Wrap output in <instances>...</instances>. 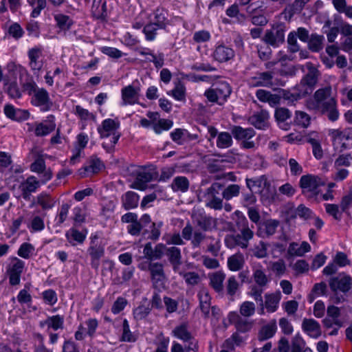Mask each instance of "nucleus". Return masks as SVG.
Masks as SVG:
<instances>
[{"mask_svg":"<svg viewBox=\"0 0 352 352\" xmlns=\"http://www.w3.org/2000/svg\"><path fill=\"white\" fill-rule=\"evenodd\" d=\"M239 311L241 316L250 318L255 314L256 305L253 302L246 300L240 305Z\"/></svg>","mask_w":352,"mask_h":352,"instance_id":"49","label":"nucleus"},{"mask_svg":"<svg viewBox=\"0 0 352 352\" xmlns=\"http://www.w3.org/2000/svg\"><path fill=\"white\" fill-rule=\"evenodd\" d=\"M239 288V283L234 276H230L226 282V292L230 296H234Z\"/></svg>","mask_w":352,"mask_h":352,"instance_id":"59","label":"nucleus"},{"mask_svg":"<svg viewBox=\"0 0 352 352\" xmlns=\"http://www.w3.org/2000/svg\"><path fill=\"white\" fill-rule=\"evenodd\" d=\"M228 320L230 323L234 325L238 331L241 333L250 331L254 324V320L241 316L236 311L230 312L228 315Z\"/></svg>","mask_w":352,"mask_h":352,"instance_id":"13","label":"nucleus"},{"mask_svg":"<svg viewBox=\"0 0 352 352\" xmlns=\"http://www.w3.org/2000/svg\"><path fill=\"white\" fill-rule=\"evenodd\" d=\"M310 0H294L285 8L281 15L286 21H290L295 14L301 12L305 5Z\"/></svg>","mask_w":352,"mask_h":352,"instance_id":"24","label":"nucleus"},{"mask_svg":"<svg viewBox=\"0 0 352 352\" xmlns=\"http://www.w3.org/2000/svg\"><path fill=\"white\" fill-rule=\"evenodd\" d=\"M154 22L153 23L157 25V28L160 29L166 28L168 23L167 19V12L162 8H157L154 13Z\"/></svg>","mask_w":352,"mask_h":352,"instance_id":"48","label":"nucleus"},{"mask_svg":"<svg viewBox=\"0 0 352 352\" xmlns=\"http://www.w3.org/2000/svg\"><path fill=\"white\" fill-rule=\"evenodd\" d=\"M294 123L302 128H307L311 123V117L306 112L296 111L295 113Z\"/></svg>","mask_w":352,"mask_h":352,"instance_id":"53","label":"nucleus"},{"mask_svg":"<svg viewBox=\"0 0 352 352\" xmlns=\"http://www.w3.org/2000/svg\"><path fill=\"white\" fill-rule=\"evenodd\" d=\"M209 285L218 294H223L226 274L222 270L208 274Z\"/></svg>","mask_w":352,"mask_h":352,"instance_id":"22","label":"nucleus"},{"mask_svg":"<svg viewBox=\"0 0 352 352\" xmlns=\"http://www.w3.org/2000/svg\"><path fill=\"white\" fill-rule=\"evenodd\" d=\"M286 30L287 27L285 23H275L265 31L263 41L273 47H278L285 43Z\"/></svg>","mask_w":352,"mask_h":352,"instance_id":"6","label":"nucleus"},{"mask_svg":"<svg viewBox=\"0 0 352 352\" xmlns=\"http://www.w3.org/2000/svg\"><path fill=\"white\" fill-rule=\"evenodd\" d=\"M30 6L33 8L31 16L34 18L37 17L42 10L46 7V0H28Z\"/></svg>","mask_w":352,"mask_h":352,"instance_id":"57","label":"nucleus"},{"mask_svg":"<svg viewBox=\"0 0 352 352\" xmlns=\"http://www.w3.org/2000/svg\"><path fill=\"white\" fill-rule=\"evenodd\" d=\"M269 113L267 111L261 110L250 117L249 122L257 129H264L267 125Z\"/></svg>","mask_w":352,"mask_h":352,"instance_id":"36","label":"nucleus"},{"mask_svg":"<svg viewBox=\"0 0 352 352\" xmlns=\"http://www.w3.org/2000/svg\"><path fill=\"white\" fill-rule=\"evenodd\" d=\"M174 337L188 342V350H192L197 352L199 349L198 342L193 338L191 333L188 331L186 324H181L175 327L172 331Z\"/></svg>","mask_w":352,"mask_h":352,"instance_id":"10","label":"nucleus"},{"mask_svg":"<svg viewBox=\"0 0 352 352\" xmlns=\"http://www.w3.org/2000/svg\"><path fill=\"white\" fill-rule=\"evenodd\" d=\"M253 278L259 287H265L269 283V278L262 269V266L253 270Z\"/></svg>","mask_w":352,"mask_h":352,"instance_id":"47","label":"nucleus"},{"mask_svg":"<svg viewBox=\"0 0 352 352\" xmlns=\"http://www.w3.org/2000/svg\"><path fill=\"white\" fill-rule=\"evenodd\" d=\"M331 94V87L329 86L318 89L314 95V100H307V107L310 110H318L322 103L329 99Z\"/></svg>","mask_w":352,"mask_h":352,"instance_id":"16","label":"nucleus"},{"mask_svg":"<svg viewBox=\"0 0 352 352\" xmlns=\"http://www.w3.org/2000/svg\"><path fill=\"white\" fill-rule=\"evenodd\" d=\"M197 225L204 231H210L217 226V219L206 214L195 217Z\"/></svg>","mask_w":352,"mask_h":352,"instance_id":"34","label":"nucleus"},{"mask_svg":"<svg viewBox=\"0 0 352 352\" xmlns=\"http://www.w3.org/2000/svg\"><path fill=\"white\" fill-rule=\"evenodd\" d=\"M23 89L31 96L32 105L40 107L43 111H47L52 108L53 102L45 89L38 87L34 82L25 83Z\"/></svg>","mask_w":352,"mask_h":352,"instance_id":"2","label":"nucleus"},{"mask_svg":"<svg viewBox=\"0 0 352 352\" xmlns=\"http://www.w3.org/2000/svg\"><path fill=\"white\" fill-rule=\"evenodd\" d=\"M121 201L125 210L133 209L138 205L139 196L135 192L128 191L122 196Z\"/></svg>","mask_w":352,"mask_h":352,"instance_id":"41","label":"nucleus"},{"mask_svg":"<svg viewBox=\"0 0 352 352\" xmlns=\"http://www.w3.org/2000/svg\"><path fill=\"white\" fill-rule=\"evenodd\" d=\"M64 316L55 315L47 318L46 320L40 322L41 327L47 326L48 329H52L54 331L63 329L64 327Z\"/></svg>","mask_w":352,"mask_h":352,"instance_id":"35","label":"nucleus"},{"mask_svg":"<svg viewBox=\"0 0 352 352\" xmlns=\"http://www.w3.org/2000/svg\"><path fill=\"white\" fill-rule=\"evenodd\" d=\"M98 239L97 236L91 238L90 246L87 251L91 256V265L94 269H98L100 265V259L104 254V247L95 243V240Z\"/></svg>","mask_w":352,"mask_h":352,"instance_id":"19","label":"nucleus"},{"mask_svg":"<svg viewBox=\"0 0 352 352\" xmlns=\"http://www.w3.org/2000/svg\"><path fill=\"white\" fill-rule=\"evenodd\" d=\"M30 170L40 175V180L42 184H45L50 181L53 176L51 168H46L45 162L41 157H38L30 165Z\"/></svg>","mask_w":352,"mask_h":352,"instance_id":"17","label":"nucleus"},{"mask_svg":"<svg viewBox=\"0 0 352 352\" xmlns=\"http://www.w3.org/2000/svg\"><path fill=\"white\" fill-rule=\"evenodd\" d=\"M75 114H76L81 120H95L96 116L89 112L87 109H85L80 105H76L75 107Z\"/></svg>","mask_w":352,"mask_h":352,"instance_id":"62","label":"nucleus"},{"mask_svg":"<svg viewBox=\"0 0 352 352\" xmlns=\"http://www.w3.org/2000/svg\"><path fill=\"white\" fill-rule=\"evenodd\" d=\"M232 135L228 132H221L217 138V146L219 148H228L232 144Z\"/></svg>","mask_w":352,"mask_h":352,"instance_id":"51","label":"nucleus"},{"mask_svg":"<svg viewBox=\"0 0 352 352\" xmlns=\"http://www.w3.org/2000/svg\"><path fill=\"white\" fill-rule=\"evenodd\" d=\"M91 12L96 19L104 20L107 16L106 3L100 0H94L91 6Z\"/></svg>","mask_w":352,"mask_h":352,"instance_id":"43","label":"nucleus"},{"mask_svg":"<svg viewBox=\"0 0 352 352\" xmlns=\"http://www.w3.org/2000/svg\"><path fill=\"white\" fill-rule=\"evenodd\" d=\"M273 74L271 72H264L256 74L250 79V84L253 87H271L274 85Z\"/></svg>","mask_w":352,"mask_h":352,"instance_id":"26","label":"nucleus"},{"mask_svg":"<svg viewBox=\"0 0 352 352\" xmlns=\"http://www.w3.org/2000/svg\"><path fill=\"white\" fill-rule=\"evenodd\" d=\"M324 36L317 34H311L308 41L309 49L315 52H318L323 48Z\"/></svg>","mask_w":352,"mask_h":352,"instance_id":"46","label":"nucleus"},{"mask_svg":"<svg viewBox=\"0 0 352 352\" xmlns=\"http://www.w3.org/2000/svg\"><path fill=\"white\" fill-rule=\"evenodd\" d=\"M199 307L205 317H208L210 310L211 297L206 288H201L198 293Z\"/></svg>","mask_w":352,"mask_h":352,"instance_id":"31","label":"nucleus"},{"mask_svg":"<svg viewBox=\"0 0 352 352\" xmlns=\"http://www.w3.org/2000/svg\"><path fill=\"white\" fill-rule=\"evenodd\" d=\"M148 271L153 287L155 288L162 287L166 280L164 265L161 263L149 261Z\"/></svg>","mask_w":352,"mask_h":352,"instance_id":"12","label":"nucleus"},{"mask_svg":"<svg viewBox=\"0 0 352 352\" xmlns=\"http://www.w3.org/2000/svg\"><path fill=\"white\" fill-rule=\"evenodd\" d=\"M240 233L227 234L225 236L224 242L226 246L229 249L240 247L246 249L249 242L254 237V232L248 226V221L244 219L243 223L239 228Z\"/></svg>","mask_w":352,"mask_h":352,"instance_id":"3","label":"nucleus"},{"mask_svg":"<svg viewBox=\"0 0 352 352\" xmlns=\"http://www.w3.org/2000/svg\"><path fill=\"white\" fill-rule=\"evenodd\" d=\"M136 340L135 336L130 331L129 324L126 319L123 320L122 333L121 340L123 342H132Z\"/></svg>","mask_w":352,"mask_h":352,"instance_id":"60","label":"nucleus"},{"mask_svg":"<svg viewBox=\"0 0 352 352\" xmlns=\"http://www.w3.org/2000/svg\"><path fill=\"white\" fill-rule=\"evenodd\" d=\"M42 55L41 50L39 48H32L28 52L30 58V66L34 71H40L43 67L42 61L39 60Z\"/></svg>","mask_w":352,"mask_h":352,"instance_id":"42","label":"nucleus"},{"mask_svg":"<svg viewBox=\"0 0 352 352\" xmlns=\"http://www.w3.org/2000/svg\"><path fill=\"white\" fill-rule=\"evenodd\" d=\"M6 91L8 94L12 98H19L21 94L15 81L9 82L6 79L4 80Z\"/></svg>","mask_w":352,"mask_h":352,"instance_id":"58","label":"nucleus"},{"mask_svg":"<svg viewBox=\"0 0 352 352\" xmlns=\"http://www.w3.org/2000/svg\"><path fill=\"white\" fill-rule=\"evenodd\" d=\"M189 181L184 176H178L174 178L170 186L174 192H186L189 188Z\"/></svg>","mask_w":352,"mask_h":352,"instance_id":"45","label":"nucleus"},{"mask_svg":"<svg viewBox=\"0 0 352 352\" xmlns=\"http://www.w3.org/2000/svg\"><path fill=\"white\" fill-rule=\"evenodd\" d=\"M240 187L237 184L229 185L222 192L223 197L229 200L234 197H236L239 194Z\"/></svg>","mask_w":352,"mask_h":352,"instance_id":"64","label":"nucleus"},{"mask_svg":"<svg viewBox=\"0 0 352 352\" xmlns=\"http://www.w3.org/2000/svg\"><path fill=\"white\" fill-rule=\"evenodd\" d=\"M54 19L58 27L63 31L69 30L73 24V21L70 17L63 14H56L54 16Z\"/></svg>","mask_w":352,"mask_h":352,"instance_id":"54","label":"nucleus"},{"mask_svg":"<svg viewBox=\"0 0 352 352\" xmlns=\"http://www.w3.org/2000/svg\"><path fill=\"white\" fill-rule=\"evenodd\" d=\"M325 185V180L316 175L307 174L302 175L299 181L302 193L308 197H315L318 195L320 186Z\"/></svg>","mask_w":352,"mask_h":352,"instance_id":"5","label":"nucleus"},{"mask_svg":"<svg viewBox=\"0 0 352 352\" xmlns=\"http://www.w3.org/2000/svg\"><path fill=\"white\" fill-rule=\"evenodd\" d=\"M173 126V122L170 120L166 119H160L156 123H155L153 126V129L154 131L160 134L162 132V131H167L170 129Z\"/></svg>","mask_w":352,"mask_h":352,"instance_id":"61","label":"nucleus"},{"mask_svg":"<svg viewBox=\"0 0 352 352\" xmlns=\"http://www.w3.org/2000/svg\"><path fill=\"white\" fill-rule=\"evenodd\" d=\"M55 118L54 116L50 115L47 116V119L42 122L36 124L34 129V134L36 136H45L56 129Z\"/></svg>","mask_w":352,"mask_h":352,"instance_id":"23","label":"nucleus"},{"mask_svg":"<svg viewBox=\"0 0 352 352\" xmlns=\"http://www.w3.org/2000/svg\"><path fill=\"white\" fill-rule=\"evenodd\" d=\"M24 266V262L16 257L11 260L7 268V273L9 276L10 285H16L19 284L21 275L23 271Z\"/></svg>","mask_w":352,"mask_h":352,"instance_id":"14","label":"nucleus"},{"mask_svg":"<svg viewBox=\"0 0 352 352\" xmlns=\"http://www.w3.org/2000/svg\"><path fill=\"white\" fill-rule=\"evenodd\" d=\"M41 182L34 176L28 177L19 186L22 197L28 201L30 199L31 194L35 192L40 187Z\"/></svg>","mask_w":352,"mask_h":352,"instance_id":"18","label":"nucleus"},{"mask_svg":"<svg viewBox=\"0 0 352 352\" xmlns=\"http://www.w3.org/2000/svg\"><path fill=\"white\" fill-rule=\"evenodd\" d=\"M307 68L308 72L301 80V81L305 85H308V87L314 89L320 74L318 69L313 65H309L307 66Z\"/></svg>","mask_w":352,"mask_h":352,"instance_id":"40","label":"nucleus"},{"mask_svg":"<svg viewBox=\"0 0 352 352\" xmlns=\"http://www.w3.org/2000/svg\"><path fill=\"white\" fill-rule=\"evenodd\" d=\"M328 135L331 138L334 146H336L340 144H342V146H344L345 143H342V141L349 139V137L340 129H329L328 131Z\"/></svg>","mask_w":352,"mask_h":352,"instance_id":"50","label":"nucleus"},{"mask_svg":"<svg viewBox=\"0 0 352 352\" xmlns=\"http://www.w3.org/2000/svg\"><path fill=\"white\" fill-rule=\"evenodd\" d=\"M277 329L276 320H272L270 322L263 326L258 331V339L260 341H264L272 338Z\"/></svg>","mask_w":352,"mask_h":352,"instance_id":"37","label":"nucleus"},{"mask_svg":"<svg viewBox=\"0 0 352 352\" xmlns=\"http://www.w3.org/2000/svg\"><path fill=\"white\" fill-rule=\"evenodd\" d=\"M223 186L220 183L215 182L209 187L206 193V205L215 210L223 208V200L219 197Z\"/></svg>","mask_w":352,"mask_h":352,"instance_id":"8","label":"nucleus"},{"mask_svg":"<svg viewBox=\"0 0 352 352\" xmlns=\"http://www.w3.org/2000/svg\"><path fill=\"white\" fill-rule=\"evenodd\" d=\"M232 89L226 81H219L214 83L212 87L206 89L204 96L211 103L223 105L230 96Z\"/></svg>","mask_w":352,"mask_h":352,"instance_id":"4","label":"nucleus"},{"mask_svg":"<svg viewBox=\"0 0 352 352\" xmlns=\"http://www.w3.org/2000/svg\"><path fill=\"white\" fill-rule=\"evenodd\" d=\"M313 91V89L300 81V83L295 87L294 92L292 94L291 96L293 100H298L311 94Z\"/></svg>","mask_w":352,"mask_h":352,"instance_id":"44","label":"nucleus"},{"mask_svg":"<svg viewBox=\"0 0 352 352\" xmlns=\"http://www.w3.org/2000/svg\"><path fill=\"white\" fill-rule=\"evenodd\" d=\"M280 298L281 294L279 292L265 295V307L267 312L273 313L276 311Z\"/></svg>","mask_w":352,"mask_h":352,"instance_id":"39","label":"nucleus"},{"mask_svg":"<svg viewBox=\"0 0 352 352\" xmlns=\"http://www.w3.org/2000/svg\"><path fill=\"white\" fill-rule=\"evenodd\" d=\"M228 267L232 272L241 270L245 264L244 255L241 252H237L228 258Z\"/></svg>","mask_w":352,"mask_h":352,"instance_id":"38","label":"nucleus"},{"mask_svg":"<svg viewBox=\"0 0 352 352\" xmlns=\"http://www.w3.org/2000/svg\"><path fill=\"white\" fill-rule=\"evenodd\" d=\"M140 92L141 85L138 80L123 87L121 90L122 104L126 106L139 103Z\"/></svg>","mask_w":352,"mask_h":352,"instance_id":"7","label":"nucleus"},{"mask_svg":"<svg viewBox=\"0 0 352 352\" xmlns=\"http://www.w3.org/2000/svg\"><path fill=\"white\" fill-rule=\"evenodd\" d=\"M182 277L184 278L186 283L191 286L197 285L201 281L200 275L195 272H185Z\"/></svg>","mask_w":352,"mask_h":352,"instance_id":"63","label":"nucleus"},{"mask_svg":"<svg viewBox=\"0 0 352 352\" xmlns=\"http://www.w3.org/2000/svg\"><path fill=\"white\" fill-rule=\"evenodd\" d=\"M232 133L237 140H241V146L244 148H252L255 143L250 140L255 135V131L252 128H243L235 126L232 129Z\"/></svg>","mask_w":352,"mask_h":352,"instance_id":"9","label":"nucleus"},{"mask_svg":"<svg viewBox=\"0 0 352 352\" xmlns=\"http://www.w3.org/2000/svg\"><path fill=\"white\" fill-rule=\"evenodd\" d=\"M166 256L170 263L182 261L181 250L175 246L168 248L166 250Z\"/></svg>","mask_w":352,"mask_h":352,"instance_id":"56","label":"nucleus"},{"mask_svg":"<svg viewBox=\"0 0 352 352\" xmlns=\"http://www.w3.org/2000/svg\"><path fill=\"white\" fill-rule=\"evenodd\" d=\"M302 328L311 338H318L321 335L320 326L314 319L305 318L302 323Z\"/></svg>","mask_w":352,"mask_h":352,"instance_id":"29","label":"nucleus"},{"mask_svg":"<svg viewBox=\"0 0 352 352\" xmlns=\"http://www.w3.org/2000/svg\"><path fill=\"white\" fill-rule=\"evenodd\" d=\"M36 201L43 210H50L55 205V201L47 193H41L36 197Z\"/></svg>","mask_w":352,"mask_h":352,"instance_id":"52","label":"nucleus"},{"mask_svg":"<svg viewBox=\"0 0 352 352\" xmlns=\"http://www.w3.org/2000/svg\"><path fill=\"white\" fill-rule=\"evenodd\" d=\"M120 122L117 119L107 118L104 120L97 130L100 138L103 139L102 147L108 152L114 151L116 144L120 138V133L118 131Z\"/></svg>","mask_w":352,"mask_h":352,"instance_id":"1","label":"nucleus"},{"mask_svg":"<svg viewBox=\"0 0 352 352\" xmlns=\"http://www.w3.org/2000/svg\"><path fill=\"white\" fill-rule=\"evenodd\" d=\"M234 51L225 45L217 46L213 52V58L219 63L228 62L234 57Z\"/></svg>","mask_w":352,"mask_h":352,"instance_id":"27","label":"nucleus"},{"mask_svg":"<svg viewBox=\"0 0 352 352\" xmlns=\"http://www.w3.org/2000/svg\"><path fill=\"white\" fill-rule=\"evenodd\" d=\"M152 174L142 168H138L135 170V179L131 185L132 188L143 190L146 187V184L151 181Z\"/></svg>","mask_w":352,"mask_h":352,"instance_id":"21","label":"nucleus"},{"mask_svg":"<svg viewBox=\"0 0 352 352\" xmlns=\"http://www.w3.org/2000/svg\"><path fill=\"white\" fill-rule=\"evenodd\" d=\"M318 110L326 115L331 122H335L339 118L340 113L337 107L336 100L333 98H330L322 102Z\"/></svg>","mask_w":352,"mask_h":352,"instance_id":"20","label":"nucleus"},{"mask_svg":"<svg viewBox=\"0 0 352 352\" xmlns=\"http://www.w3.org/2000/svg\"><path fill=\"white\" fill-rule=\"evenodd\" d=\"M104 168L102 162L97 157H91L88 162V164L79 169V175L82 177L98 173Z\"/></svg>","mask_w":352,"mask_h":352,"instance_id":"25","label":"nucleus"},{"mask_svg":"<svg viewBox=\"0 0 352 352\" xmlns=\"http://www.w3.org/2000/svg\"><path fill=\"white\" fill-rule=\"evenodd\" d=\"M32 232H41L45 228L43 217L34 216L27 226Z\"/></svg>","mask_w":352,"mask_h":352,"instance_id":"55","label":"nucleus"},{"mask_svg":"<svg viewBox=\"0 0 352 352\" xmlns=\"http://www.w3.org/2000/svg\"><path fill=\"white\" fill-rule=\"evenodd\" d=\"M256 96L262 102H267L271 107H275L280 103L281 97L276 94L265 89H258Z\"/></svg>","mask_w":352,"mask_h":352,"instance_id":"30","label":"nucleus"},{"mask_svg":"<svg viewBox=\"0 0 352 352\" xmlns=\"http://www.w3.org/2000/svg\"><path fill=\"white\" fill-rule=\"evenodd\" d=\"M3 111L6 117L17 122L25 120L30 116V113L28 111L21 109H16L12 104H6L4 107Z\"/></svg>","mask_w":352,"mask_h":352,"instance_id":"28","label":"nucleus"},{"mask_svg":"<svg viewBox=\"0 0 352 352\" xmlns=\"http://www.w3.org/2000/svg\"><path fill=\"white\" fill-rule=\"evenodd\" d=\"M329 285L331 291H340L344 294L349 292L352 288V278L345 274H339L329 279Z\"/></svg>","mask_w":352,"mask_h":352,"instance_id":"11","label":"nucleus"},{"mask_svg":"<svg viewBox=\"0 0 352 352\" xmlns=\"http://www.w3.org/2000/svg\"><path fill=\"white\" fill-rule=\"evenodd\" d=\"M311 250L310 245L303 241L300 245L296 242L289 244L287 249V254L290 256H302L305 253Z\"/></svg>","mask_w":352,"mask_h":352,"instance_id":"33","label":"nucleus"},{"mask_svg":"<svg viewBox=\"0 0 352 352\" xmlns=\"http://www.w3.org/2000/svg\"><path fill=\"white\" fill-rule=\"evenodd\" d=\"M87 236V232H80L76 228L72 227L65 233V237L67 241L72 245L76 246L78 244L84 243Z\"/></svg>","mask_w":352,"mask_h":352,"instance_id":"32","label":"nucleus"},{"mask_svg":"<svg viewBox=\"0 0 352 352\" xmlns=\"http://www.w3.org/2000/svg\"><path fill=\"white\" fill-rule=\"evenodd\" d=\"M23 168L19 165H14L12 155L6 152L0 151V173L9 174L10 177L12 173H21Z\"/></svg>","mask_w":352,"mask_h":352,"instance_id":"15","label":"nucleus"}]
</instances>
